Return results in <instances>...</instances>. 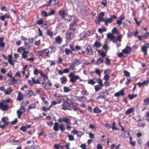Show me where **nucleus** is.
I'll use <instances>...</instances> for the list:
<instances>
[{"mask_svg":"<svg viewBox=\"0 0 149 149\" xmlns=\"http://www.w3.org/2000/svg\"><path fill=\"white\" fill-rule=\"evenodd\" d=\"M59 15L60 16L65 20H70L71 19V17L68 15L63 10L59 11Z\"/></svg>","mask_w":149,"mask_h":149,"instance_id":"1","label":"nucleus"},{"mask_svg":"<svg viewBox=\"0 0 149 149\" xmlns=\"http://www.w3.org/2000/svg\"><path fill=\"white\" fill-rule=\"evenodd\" d=\"M39 55L42 56H48L50 53V51L47 49L38 52Z\"/></svg>","mask_w":149,"mask_h":149,"instance_id":"2","label":"nucleus"},{"mask_svg":"<svg viewBox=\"0 0 149 149\" xmlns=\"http://www.w3.org/2000/svg\"><path fill=\"white\" fill-rule=\"evenodd\" d=\"M107 37V38L109 39L110 41H112L113 43V40H115V39H116L115 36L111 33H108Z\"/></svg>","mask_w":149,"mask_h":149,"instance_id":"3","label":"nucleus"},{"mask_svg":"<svg viewBox=\"0 0 149 149\" xmlns=\"http://www.w3.org/2000/svg\"><path fill=\"white\" fill-rule=\"evenodd\" d=\"M8 108V105L3 102L0 103V109L3 111H6Z\"/></svg>","mask_w":149,"mask_h":149,"instance_id":"4","label":"nucleus"},{"mask_svg":"<svg viewBox=\"0 0 149 149\" xmlns=\"http://www.w3.org/2000/svg\"><path fill=\"white\" fill-rule=\"evenodd\" d=\"M65 35L66 38L68 39H71L74 36L73 33L72 32L67 31Z\"/></svg>","mask_w":149,"mask_h":149,"instance_id":"5","label":"nucleus"},{"mask_svg":"<svg viewBox=\"0 0 149 149\" xmlns=\"http://www.w3.org/2000/svg\"><path fill=\"white\" fill-rule=\"evenodd\" d=\"M57 0H49L48 3L47 4V6H49L51 5L54 6L58 4V2H56Z\"/></svg>","mask_w":149,"mask_h":149,"instance_id":"6","label":"nucleus"},{"mask_svg":"<svg viewBox=\"0 0 149 149\" xmlns=\"http://www.w3.org/2000/svg\"><path fill=\"white\" fill-rule=\"evenodd\" d=\"M80 77L78 75H74L70 78V81L72 83H74L77 80L80 79Z\"/></svg>","mask_w":149,"mask_h":149,"instance_id":"7","label":"nucleus"},{"mask_svg":"<svg viewBox=\"0 0 149 149\" xmlns=\"http://www.w3.org/2000/svg\"><path fill=\"white\" fill-rule=\"evenodd\" d=\"M122 37L123 36L121 34H119L117 36V38H116L115 40H113V43H116L118 41L120 42H121Z\"/></svg>","mask_w":149,"mask_h":149,"instance_id":"8","label":"nucleus"},{"mask_svg":"<svg viewBox=\"0 0 149 149\" xmlns=\"http://www.w3.org/2000/svg\"><path fill=\"white\" fill-rule=\"evenodd\" d=\"M113 21V19L111 17L107 18L105 19L104 20L105 24L106 26H107L108 23H111Z\"/></svg>","mask_w":149,"mask_h":149,"instance_id":"9","label":"nucleus"},{"mask_svg":"<svg viewBox=\"0 0 149 149\" xmlns=\"http://www.w3.org/2000/svg\"><path fill=\"white\" fill-rule=\"evenodd\" d=\"M131 48L130 47L126 46L125 48L122 51V52L126 54H128L131 51Z\"/></svg>","mask_w":149,"mask_h":149,"instance_id":"10","label":"nucleus"},{"mask_svg":"<svg viewBox=\"0 0 149 149\" xmlns=\"http://www.w3.org/2000/svg\"><path fill=\"white\" fill-rule=\"evenodd\" d=\"M130 133L128 132H125L121 134V136L125 138L129 136Z\"/></svg>","mask_w":149,"mask_h":149,"instance_id":"11","label":"nucleus"},{"mask_svg":"<svg viewBox=\"0 0 149 149\" xmlns=\"http://www.w3.org/2000/svg\"><path fill=\"white\" fill-rule=\"evenodd\" d=\"M149 83V80H148L147 81H145L143 82L142 83L139 82L137 83V84L139 86V87H141L142 86L148 84Z\"/></svg>","mask_w":149,"mask_h":149,"instance_id":"12","label":"nucleus"},{"mask_svg":"<svg viewBox=\"0 0 149 149\" xmlns=\"http://www.w3.org/2000/svg\"><path fill=\"white\" fill-rule=\"evenodd\" d=\"M33 91L31 90H27L25 92L26 95L27 97H31L33 94Z\"/></svg>","mask_w":149,"mask_h":149,"instance_id":"13","label":"nucleus"},{"mask_svg":"<svg viewBox=\"0 0 149 149\" xmlns=\"http://www.w3.org/2000/svg\"><path fill=\"white\" fill-rule=\"evenodd\" d=\"M86 51L87 52V54L91 55L93 53L92 49L90 47H87L86 49Z\"/></svg>","mask_w":149,"mask_h":149,"instance_id":"14","label":"nucleus"},{"mask_svg":"<svg viewBox=\"0 0 149 149\" xmlns=\"http://www.w3.org/2000/svg\"><path fill=\"white\" fill-rule=\"evenodd\" d=\"M59 125L57 122L55 123L53 127V129L55 131H58L59 130Z\"/></svg>","mask_w":149,"mask_h":149,"instance_id":"15","label":"nucleus"},{"mask_svg":"<svg viewBox=\"0 0 149 149\" xmlns=\"http://www.w3.org/2000/svg\"><path fill=\"white\" fill-rule=\"evenodd\" d=\"M103 86L100 85H97L94 86V89L95 90L96 92H97L98 91L101 90L102 89V87Z\"/></svg>","mask_w":149,"mask_h":149,"instance_id":"16","label":"nucleus"},{"mask_svg":"<svg viewBox=\"0 0 149 149\" xmlns=\"http://www.w3.org/2000/svg\"><path fill=\"white\" fill-rule=\"evenodd\" d=\"M124 94L123 91L122 90H121L118 92L116 93L114 95L116 97H118L120 95H123Z\"/></svg>","mask_w":149,"mask_h":149,"instance_id":"17","label":"nucleus"},{"mask_svg":"<svg viewBox=\"0 0 149 149\" xmlns=\"http://www.w3.org/2000/svg\"><path fill=\"white\" fill-rule=\"evenodd\" d=\"M101 45V44L98 41H96L93 45V46L94 47L95 46L97 48H99L100 47Z\"/></svg>","mask_w":149,"mask_h":149,"instance_id":"18","label":"nucleus"},{"mask_svg":"<svg viewBox=\"0 0 149 149\" xmlns=\"http://www.w3.org/2000/svg\"><path fill=\"white\" fill-rule=\"evenodd\" d=\"M63 121L67 124L69 123L70 125L71 124L70 120L65 117H63Z\"/></svg>","mask_w":149,"mask_h":149,"instance_id":"19","label":"nucleus"},{"mask_svg":"<svg viewBox=\"0 0 149 149\" xmlns=\"http://www.w3.org/2000/svg\"><path fill=\"white\" fill-rule=\"evenodd\" d=\"M74 23L72 22L69 26V29L73 31H74L75 30V28L74 27Z\"/></svg>","mask_w":149,"mask_h":149,"instance_id":"20","label":"nucleus"},{"mask_svg":"<svg viewBox=\"0 0 149 149\" xmlns=\"http://www.w3.org/2000/svg\"><path fill=\"white\" fill-rule=\"evenodd\" d=\"M67 78L64 76L61 78V83L62 84H65L67 82Z\"/></svg>","mask_w":149,"mask_h":149,"instance_id":"21","label":"nucleus"},{"mask_svg":"<svg viewBox=\"0 0 149 149\" xmlns=\"http://www.w3.org/2000/svg\"><path fill=\"white\" fill-rule=\"evenodd\" d=\"M36 107V104H32L29 106V108L28 109V111H29L30 109H34Z\"/></svg>","mask_w":149,"mask_h":149,"instance_id":"22","label":"nucleus"},{"mask_svg":"<svg viewBox=\"0 0 149 149\" xmlns=\"http://www.w3.org/2000/svg\"><path fill=\"white\" fill-rule=\"evenodd\" d=\"M103 61V59L102 58H100L97 59V61L95 63L97 65H98L102 63Z\"/></svg>","mask_w":149,"mask_h":149,"instance_id":"23","label":"nucleus"},{"mask_svg":"<svg viewBox=\"0 0 149 149\" xmlns=\"http://www.w3.org/2000/svg\"><path fill=\"white\" fill-rule=\"evenodd\" d=\"M12 90L11 89V88L8 89L7 90H6L4 93L6 95H9L11 93Z\"/></svg>","mask_w":149,"mask_h":149,"instance_id":"24","label":"nucleus"},{"mask_svg":"<svg viewBox=\"0 0 149 149\" xmlns=\"http://www.w3.org/2000/svg\"><path fill=\"white\" fill-rule=\"evenodd\" d=\"M105 19L104 18H103L102 17L100 16H99L97 18V21L99 22H104Z\"/></svg>","mask_w":149,"mask_h":149,"instance_id":"25","label":"nucleus"},{"mask_svg":"<svg viewBox=\"0 0 149 149\" xmlns=\"http://www.w3.org/2000/svg\"><path fill=\"white\" fill-rule=\"evenodd\" d=\"M56 41L58 43L61 44L62 41V39L59 36H57L56 38Z\"/></svg>","mask_w":149,"mask_h":149,"instance_id":"26","label":"nucleus"},{"mask_svg":"<svg viewBox=\"0 0 149 149\" xmlns=\"http://www.w3.org/2000/svg\"><path fill=\"white\" fill-rule=\"evenodd\" d=\"M59 127L62 132H63L65 130V127L63 125L60 124Z\"/></svg>","mask_w":149,"mask_h":149,"instance_id":"27","label":"nucleus"},{"mask_svg":"<svg viewBox=\"0 0 149 149\" xmlns=\"http://www.w3.org/2000/svg\"><path fill=\"white\" fill-rule=\"evenodd\" d=\"M137 96V94L135 95L134 94H132V95L130 94L128 95V96L130 100H132L133 98L136 97Z\"/></svg>","mask_w":149,"mask_h":149,"instance_id":"28","label":"nucleus"},{"mask_svg":"<svg viewBox=\"0 0 149 149\" xmlns=\"http://www.w3.org/2000/svg\"><path fill=\"white\" fill-rule=\"evenodd\" d=\"M65 52L66 55H68L69 54H71L72 53V52L71 50L69 49L68 48H66L65 49Z\"/></svg>","mask_w":149,"mask_h":149,"instance_id":"29","label":"nucleus"},{"mask_svg":"<svg viewBox=\"0 0 149 149\" xmlns=\"http://www.w3.org/2000/svg\"><path fill=\"white\" fill-rule=\"evenodd\" d=\"M63 88V92H64L68 93L71 91V89L69 87H64Z\"/></svg>","mask_w":149,"mask_h":149,"instance_id":"30","label":"nucleus"},{"mask_svg":"<svg viewBox=\"0 0 149 149\" xmlns=\"http://www.w3.org/2000/svg\"><path fill=\"white\" fill-rule=\"evenodd\" d=\"M8 62L9 63L12 65L14 66V64L15 63V62L16 61V60H11L8 61Z\"/></svg>","mask_w":149,"mask_h":149,"instance_id":"31","label":"nucleus"},{"mask_svg":"<svg viewBox=\"0 0 149 149\" xmlns=\"http://www.w3.org/2000/svg\"><path fill=\"white\" fill-rule=\"evenodd\" d=\"M49 49L51 50L50 51V52L51 53L54 52H55L56 48L55 47H52L49 48L48 49Z\"/></svg>","mask_w":149,"mask_h":149,"instance_id":"32","label":"nucleus"},{"mask_svg":"<svg viewBox=\"0 0 149 149\" xmlns=\"http://www.w3.org/2000/svg\"><path fill=\"white\" fill-rule=\"evenodd\" d=\"M70 66L68 69L70 70H72L74 69V67H75V65L74 64L72 63L70 64Z\"/></svg>","mask_w":149,"mask_h":149,"instance_id":"33","label":"nucleus"},{"mask_svg":"<svg viewBox=\"0 0 149 149\" xmlns=\"http://www.w3.org/2000/svg\"><path fill=\"white\" fill-rule=\"evenodd\" d=\"M61 101L59 100L58 102H56L55 101H53L52 102V104L50 105L49 107H51L52 105H56L57 103L59 104L61 103Z\"/></svg>","mask_w":149,"mask_h":149,"instance_id":"34","label":"nucleus"},{"mask_svg":"<svg viewBox=\"0 0 149 149\" xmlns=\"http://www.w3.org/2000/svg\"><path fill=\"white\" fill-rule=\"evenodd\" d=\"M8 125V123H5V124H4L3 125H0V128L1 129H4L5 127L6 126H7Z\"/></svg>","mask_w":149,"mask_h":149,"instance_id":"35","label":"nucleus"},{"mask_svg":"<svg viewBox=\"0 0 149 149\" xmlns=\"http://www.w3.org/2000/svg\"><path fill=\"white\" fill-rule=\"evenodd\" d=\"M112 32L113 33H116L118 34V31L117 30L116 27H114L112 30Z\"/></svg>","mask_w":149,"mask_h":149,"instance_id":"36","label":"nucleus"},{"mask_svg":"<svg viewBox=\"0 0 149 149\" xmlns=\"http://www.w3.org/2000/svg\"><path fill=\"white\" fill-rule=\"evenodd\" d=\"M95 83V82L94 81L93 79H91L88 81V84H91L92 85H94Z\"/></svg>","mask_w":149,"mask_h":149,"instance_id":"37","label":"nucleus"},{"mask_svg":"<svg viewBox=\"0 0 149 149\" xmlns=\"http://www.w3.org/2000/svg\"><path fill=\"white\" fill-rule=\"evenodd\" d=\"M30 47L29 45L28 47L27 48H24L23 47H20V49H21V51H23L24 52L25 50H26V49L29 50Z\"/></svg>","mask_w":149,"mask_h":149,"instance_id":"38","label":"nucleus"},{"mask_svg":"<svg viewBox=\"0 0 149 149\" xmlns=\"http://www.w3.org/2000/svg\"><path fill=\"white\" fill-rule=\"evenodd\" d=\"M41 14L43 16H48V13L45 12L44 10H43L41 12Z\"/></svg>","mask_w":149,"mask_h":149,"instance_id":"39","label":"nucleus"},{"mask_svg":"<svg viewBox=\"0 0 149 149\" xmlns=\"http://www.w3.org/2000/svg\"><path fill=\"white\" fill-rule=\"evenodd\" d=\"M124 75L128 77H129L130 76V73L126 71V70H124Z\"/></svg>","mask_w":149,"mask_h":149,"instance_id":"40","label":"nucleus"},{"mask_svg":"<svg viewBox=\"0 0 149 149\" xmlns=\"http://www.w3.org/2000/svg\"><path fill=\"white\" fill-rule=\"evenodd\" d=\"M68 136L70 141H72L74 139V136L72 135H68Z\"/></svg>","mask_w":149,"mask_h":149,"instance_id":"41","label":"nucleus"},{"mask_svg":"<svg viewBox=\"0 0 149 149\" xmlns=\"http://www.w3.org/2000/svg\"><path fill=\"white\" fill-rule=\"evenodd\" d=\"M109 77L108 75V74H105L104 79L105 81H108L109 80Z\"/></svg>","mask_w":149,"mask_h":149,"instance_id":"42","label":"nucleus"},{"mask_svg":"<svg viewBox=\"0 0 149 149\" xmlns=\"http://www.w3.org/2000/svg\"><path fill=\"white\" fill-rule=\"evenodd\" d=\"M36 23L39 25L42 24L43 23V21L42 19H40L37 20Z\"/></svg>","mask_w":149,"mask_h":149,"instance_id":"43","label":"nucleus"},{"mask_svg":"<svg viewBox=\"0 0 149 149\" xmlns=\"http://www.w3.org/2000/svg\"><path fill=\"white\" fill-rule=\"evenodd\" d=\"M20 129L23 132H25L26 130V127L25 126H22L20 128Z\"/></svg>","mask_w":149,"mask_h":149,"instance_id":"44","label":"nucleus"},{"mask_svg":"<svg viewBox=\"0 0 149 149\" xmlns=\"http://www.w3.org/2000/svg\"><path fill=\"white\" fill-rule=\"evenodd\" d=\"M95 72L98 75H100L101 73V71L98 69H96Z\"/></svg>","mask_w":149,"mask_h":149,"instance_id":"45","label":"nucleus"},{"mask_svg":"<svg viewBox=\"0 0 149 149\" xmlns=\"http://www.w3.org/2000/svg\"><path fill=\"white\" fill-rule=\"evenodd\" d=\"M55 13V11L54 10H52L48 13V16H50L54 15Z\"/></svg>","mask_w":149,"mask_h":149,"instance_id":"46","label":"nucleus"},{"mask_svg":"<svg viewBox=\"0 0 149 149\" xmlns=\"http://www.w3.org/2000/svg\"><path fill=\"white\" fill-rule=\"evenodd\" d=\"M144 102L145 104L146 105L149 104V98H146V99H144Z\"/></svg>","mask_w":149,"mask_h":149,"instance_id":"47","label":"nucleus"},{"mask_svg":"<svg viewBox=\"0 0 149 149\" xmlns=\"http://www.w3.org/2000/svg\"><path fill=\"white\" fill-rule=\"evenodd\" d=\"M97 82L99 84L98 85L103 86V84L102 83V81L100 79H98V80L97 81Z\"/></svg>","mask_w":149,"mask_h":149,"instance_id":"48","label":"nucleus"},{"mask_svg":"<svg viewBox=\"0 0 149 149\" xmlns=\"http://www.w3.org/2000/svg\"><path fill=\"white\" fill-rule=\"evenodd\" d=\"M93 112H101L100 110L97 107H96L93 109Z\"/></svg>","mask_w":149,"mask_h":149,"instance_id":"49","label":"nucleus"},{"mask_svg":"<svg viewBox=\"0 0 149 149\" xmlns=\"http://www.w3.org/2000/svg\"><path fill=\"white\" fill-rule=\"evenodd\" d=\"M102 94L104 95V96L105 97V98L106 96L107 95L109 94V92L107 90H105V91L104 92H103Z\"/></svg>","mask_w":149,"mask_h":149,"instance_id":"50","label":"nucleus"},{"mask_svg":"<svg viewBox=\"0 0 149 149\" xmlns=\"http://www.w3.org/2000/svg\"><path fill=\"white\" fill-rule=\"evenodd\" d=\"M11 99H8L6 100H3L2 101V102L4 104H6L7 103H9L10 102V101L11 100Z\"/></svg>","mask_w":149,"mask_h":149,"instance_id":"51","label":"nucleus"},{"mask_svg":"<svg viewBox=\"0 0 149 149\" xmlns=\"http://www.w3.org/2000/svg\"><path fill=\"white\" fill-rule=\"evenodd\" d=\"M23 99L24 97L23 96H18L17 98V100L20 101L23 100Z\"/></svg>","mask_w":149,"mask_h":149,"instance_id":"52","label":"nucleus"},{"mask_svg":"<svg viewBox=\"0 0 149 149\" xmlns=\"http://www.w3.org/2000/svg\"><path fill=\"white\" fill-rule=\"evenodd\" d=\"M1 120L2 122L5 124V123H8V125H9V123L8 121H6V120L5 119V117H3L1 119Z\"/></svg>","mask_w":149,"mask_h":149,"instance_id":"53","label":"nucleus"},{"mask_svg":"<svg viewBox=\"0 0 149 149\" xmlns=\"http://www.w3.org/2000/svg\"><path fill=\"white\" fill-rule=\"evenodd\" d=\"M107 1L106 0H105L103 1H102L101 2V4L102 5H103L104 6H107Z\"/></svg>","mask_w":149,"mask_h":149,"instance_id":"54","label":"nucleus"},{"mask_svg":"<svg viewBox=\"0 0 149 149\" xmlns=\"http://www.w3.org/2000/svg\"><path fill=\"white\" fill-rule=\"evenodd\" d=\"M134 20L135 21L136 23L138 25H140L141 24V21L138 22V21L137 18H134Z\"/></svg>","mask_w":149,"mask_h":149,"instance_id":"55","label":"nucleus"},{"mask_svg":"<svg viewBox=\"0 0 149 149\" xmlns=\"http://www.w3.org/2000/svg\"><path fill=\"white\" fill-rule=\"evenodd\" d=\"M22 57L23 58L25 59L27 58L28 57V55L26 53H23L22 54Z\"/></svg>","mask_w":149,"mask_h":149,"instance_id":"56","label":"nucleus"},{"mask_svg":"<svg viewBox=\"0 0 149 149\" xmlns=\"http://www.w3.org/2000/svg\"><path fill=\"white\" fill-rule=\"evenodd\" d=\"M39 70L37 69H35L34 70V74L35 75H37L38 74Z\"/></svg>","mask_w":149,"mask_h":149,"instance_id":"57","label":"nucleus"},{"mask_svg":"<svg viewBox=\"0 0 149 149\" xmlns=\"http://www.w3.org/2000/svg\"><path fill=\"white\" fill-rule=\"evenodd\" d=\"M8 10V9L5 6H2L1 9V10H4L5 11H7Z\"/></svg>","mask_w":149,"mask_h":149,"instance_id":"58","label":"nucleus"},{"mask_svg":"<svg viewBox=\"0 0 149 149\" xmlns=\"http://www.w3.org/2000/svg\"><path fill=\"white\" fill-rule=\"evenodd\" d=\"M103 48L105 50H107L109 49V48L107 46V44H104L103 45Z\"/></svg>","mask_w":149,"mask_h":149,"instance_id":"59","label":"nucleus"},{"mask_svg":"<svg viewBox=\"0 0 149 149\" xmlns=\"http://www.w3.org/2000/svg\"><path fill=\"white\" fill-rule=\"evenodd\" d=\"M89 137L91 139H94L95 137L94 136V135L93 134L91 133L90 132L89 133Z\"/></svg>","mask_w":149,"mask_h":149,"instance_id":"60","label":"nucleus"},{"mask_svg":"<svg viewBox=\"0 0 149 149\" xmlns=\"http://www.w3.org/2000/svg\"><path fill=\"white\" fill-rule=\"evenodd\" d=\"M108 81H105L104 82L105 86H108L110 85V84L108 82Z\"/></svg>","mask_w":149,"mask_h":149,"instance_id":"61","label":"nucleus"},{"mask_svg":"<svg viewBox=\"0 0 149 149\" xmlns=\"http://www.w3.org/2000/svg\"><path fill=\"white\" fill-rule=\"evenodd\" d=\"M110 59L107 58H106V64L107 65H108L110 63Z\"/></svg>","mask_w":149,"mask_h":149,"instance_id":"62","label":"nucleus"},{"mask_svg":"<svg viewBox=\"0 0 149 149\" xmlns=\"http://www.w3.org/2000/svg\"><path fill=\"white\" fill-rule=\"evenodd\" d=\"M123 52H119L118 54V56L119 57H121L123 56Z\"/></svg>","mask_w":149,"mask_h":149,"instance_id":"63","label":"nucleus"},{"mask_svg":"<svg viewBox=\"0 0 149 149\" xmlns=\"http://www.w3.org/2000/svg\"><path fill=\"white\" fill-rule=\"evenodd\" d=\"M97 149H102V146L100 144H98L97 146Z\"/></svg>","mask_w":149,"mask_h":149,"instance_id":"64","label":"nucleus"}]
</instances>
